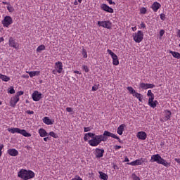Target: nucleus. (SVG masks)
Instances as JSON below:
<instances>
[{
  "label": "nucleus",
  "mask_w": 180,
  "mask_h": 180,
  "mask_svg": "<svg viewBox=\"0 0 180 180\" xmlns=\"http://www.w3.org/2000/svg\"><path fill=\"white\" fill-rule=\"evenodd\" d=\"M101 136H102V134L101 135H96L94 133L89 132V133L84 134V141H88V139H89L88 137H91L92 139L89 140V141H88L89 146H91V147H98V146H99V144H101V143H102V141H99V140H98V139H101Z\"/></svg>",
  "instance_id": "1"
},
{
  "label": "nucleus",
  "mask_w": 180,
  "mask_h": 180,
  "mask_svg": "<svg viewBox=\"0 0 180 180\" xmlns=\"http://www.w3.org/2000/svg\"><path fill=\"white\" fill-rule=\"evenodd\" d=\"M18 176L24 180L32 179V178H34V172H33L32 170L22 169L20 172H18Z\"/></svg>",
  "instance_id": "2"
},
{
  "label": "nucleus",
  "mask_w": 180,
  "mask_h": 180,
  "mask_svg": "<svg viewBox=\"0 0 180 180\" xmlns=\"http://www.w3.org/2000/svg\"><path fill=\"white\" fill-rule=\"evenodd\" d=\"M150 162H157L158 164H161L162 165H164V167H171V162H167V160L161 158V155H160V154L152 155Z\"/></svg>",
  "instance_id": "3"
},
{
  "label": "nucleus",
  "mask_w": 180,
  "mask_h": 180,
  "mask_svg": "<svg viewBox=\"0 0 180 180\" xmlns=\"http://www.w3.org/2000/svg\"><path fill=\"white\" fill-rule=\"evenodd\" d=\"M99 137L100 139H98V141H108V137H112V139H116V140H118L119 143H122L120 138L115 135L113 133L110 132L109 131H105L103 134Z\"/></svg>",
  "instance_id": "4"
},
{
  "label": "nucleus",
  "mask_w": 180,
  "mask_h": 180,
  "mask_svg": "<svg viewBox=\"0 0 180 180\" xmlns=\"http://www.w3.org/2000/svg\"><path fill=\"white\" fill-rule=\"evenodd\" d=\"M99 137L100 139H98V141H108V137H112V139H116V140H118L119 143H122L120 138L115 135L113 133L110 132L109 131H105L103 134Z\"/></svg>",
  "instance_id": "5"
},
{
  "label": "nucleus",
  "mask_w": 180,
  "mask_h": 180,
  "mask_svg": "<svg viewBox=\"0 0 180 180\" xmlns=\"http://www.w3.org/2000/svg\"><path fill=\"white\" fill-rule=\"evenodd\" d=\"M8 131H11L13 134H15V133H19V134H22V136H24V137H31L32 134L25 129H20L19 128H11L8 129Z\"/></svg>",
  "instance_id": "6"
},
{
  "label": "nucleus",
  "mask_w": 180,
  "mask_h": 180,
  "mask_svg": "<svg viewBox=\"0 0 180 180\" xmlns=\"http://www.w3.org/2000/svg\"><path fill=\"white\" fill-rule=\"evenodd\" d=\"M144 37V34L143 33V31H138L137 33H135L133 34L134 40L136 43H141L143 41V39Z\"/></svg>",
  "instance_id": "7"
},
{
  "label": "nucleus",
  "mask_w": 180,
  "mask_h": 180,
  "mask_svg": "<svg viewBox=\"0 0 180 180\" xmlns=\"http://www.w3.org/2000/svg\"><path fill=\"white\" fill-rule=\"evenodd\" d=\"M107 52L108 53V54H110V56H111L113 60H112L113 65H119V58H117V55H115V53H113L110 49H108Z\"/></svg>",
  "instance_id": "8"
},
{
  "label": "nucleus",
  "mask_w": 180,
  "mask_h": 180,
  "mask_svg": "<svg viewBox=\"0 0 180 180\" xmlns=\"http://www.w3.org/2000/svg\"><path fill=\"white\" fill-rule=\"evenodd\" d=\"M98 25L105 29H111L112 27V22L110 21H98Z\"/></svg>",
  "instance_id": "9"
},
{
  "label": "nucleus",
  "mask_w": 180,
  "mask_h": 180,
  "mask_svg": "<svg viewBox=\"0 0 180 180\" xmlns=\"http://www.w3.org/2000/svg\"><path fill=\"white\" fill-rule=\"evenodd\" d=\"M12 18L11 16H6L2 21L3 25L8 27L10 25L13 23Z\"/></svg>",
  "instance_id": "10"
},
{
  "label": "nucleus",
  "mask_w": 180,
  "mask_h": 180,
  "mask_svg": "<svg viewBox=\"0 0 180 180\" xmlns=\"http://www.w3.org/2000/svg\"><path fill=\"white\" fill-rule=\"evenodd\" d=\"M32 99L34 101V102H39L41 99V94L39 93L38 91H35L32 95Z\"/></svg>",
  "instance_id": "11"
},
{
  "label": "nucleus",
  "mask_w": 180,
  "mask_h": 180,
  "mask_svg": "<svg viewBox=\"0 0 180 180\" xmlns=\"http://www.w3.org/2000/svg\"><path fill=\"white\" fill-rule=\"evenodd\" d=\"M140 88L142 89H148L155 88V84H146V83H141L139 85Z\"/></svg>",
  "instance_id": "12"
},
{
  "label": "nucleus",
  "mask_w": 180,
  "mask_h": 180,
  "mask_svg": "<svg viewBox=\"0 0 180 180\" xmlns=\"http://www.w3.org/2000/svg\"><path fill=\"white\" fill-rule=\"evenodd\" d=\"M55 68H56L57 72H58V74H61V72H63V63H61L60 61L56 63Z\"/></svg>",
  "instance_id": "13"
},
{
  "label": "nucleus",
  "mask_w": 180,
  "mask_h": 180,
  "mask_svg": "<svg viewBox=\"0 0 180 180\" xmlns=\"http://www.w3.org/2000/svg\"><path fill=\"white\" fill-rule=\"evenodd\" d=\"M18 102H19V97L18 96H15L14 97H13L10 101L11 103V106L12 108H15L16 106V103H18Z\"/></svg>",
  "instance_id": "14"
},
{
  "label": "nucleus",
  "mask_w": 180,
  "mask_h": 180,
  "mask_svg": "<svg viewBox=\"0 0 180 180\" xmlns=\"http://www.w3.org/2000/svg\"><path fill=\"white\" fill-rule=\"evenodd\" d=\"M103 153H105V150L101 148H96V157L97 158H102L103 157Z\"/></svg>",
  "instance_id": "15"
},
{
  "label": "nucleus",
  "mask_w": 180,
  "mask_h": 180,
  "mask_svg": "<svg viewBox=\"0 0 180 180\" xmlns=\"http://www.w3.org/2000/svg\"><path fill=\"white\" fill-rule=\"evenodd\" d=\"M101 9H103V11H105V12H108L109 13H113V8L109 7L105 4H102Z\"/></svg>",
  "instance_id": "16"
},
{
  "label": "nucleus",
  "mask_w": 180,
  "mask_h": 180,
  "mask_svg": "<svg viewBox=\"0 0 180 180\" xmlns=\"http://www.w3.org/2000/svg\"><path fill=\"white\" fill-rule=\"evenodd\" d=\"M137 137L140 140H146L147 139V134L144 131H139L137 134Z\"/></svg>",
  "instance_id": "17"
},
{
  "label": "nucleus",
  "mask_w": 180,
  "mask_h": 180,
  "mask_svg": "<svg viewBox=\"0 0 180 180\" xmlns=\"http://www.w3.org/2000/svg\"><path fill=\"white\" fill-rule=\"evenodd\" d=\"M8 44L10 47H13V49H18V46H16V41L12 37H10L9 39Z\"/></svg>",
  "instance_id": "18"
},
{
  "label": "nucleus",
  "mask_w": 180,
  "mask_h": 180,
  "mask_svg": "<svg viewBox=\"0 0 180 180\" xmlns=\"http://www.w3.org/2000/svg\"><path fill=\"white\" fill-rule=\"evenodd\" d=\"M161 8V4L158 2H154L152 5V9L154 12H157Z\"/></svg>",
  "instance_id": "19"
},
{
  "label": "nucleus",
  "mask_w": 180,
  "mask_h": 180,
  "mask_svg": "<svg viewBox=\"0 0 180 180\" xmlns=\"http://www.w3.org/2000/svg\"><path fill=\"white\" fill-rule=\"evenodd\" d=\"M8 154L11 155V157H16L19 154V152L16 150V149H9L8 150Z\"/></svg>",
  "instance_id": "20"
},
{
  "label": "nucleus",
  "mask_w": 180,
  "mask_h": 180,
  "mask_svg": "<svg viewBox=\"0 0 180 180\" xmlns=\"http://www.w3.org/2000/svg\"><path fill=\"white\" fill-rule=\"evenodd\" d=\"M39 133L41 137H46L47 136H49V133H47V131H46V129L41 128L39 130Z\"/></svg>",
  "instance_id": "21"
},
{
  "label": "nucleus",
  "mask_w": 180,
  "mask_h": 180,
  "mask_svg": "<svg viewBox=\"0 0 180 180\" xmlns=\"http://www.w3.org/2000/svg\"><path fill=\"white\" fill-rule=\"evenodd\" d=\"M124 126H125L124 124H122L118 127L117 133L120 134V136H122L123 134V131L124 130Z\"/></svg>",
  "instance_id": "22"
},
{
  "label": "nucleus",
  "mask_w": 180,
  "mask_h": 180,
  "mask_svg": "<svg viewBox=\"0 0 180 180\" xmlns=\"http://www.w3.org/2000/svg\"><path fill=\"white\" fill-rule=\"evenodd\" d=\"M133 96L139 99V102H143V95H141V94L135 91V93L133 94Z\"/></svg>",
  "instance_id": "23"
},
{
  "label": "nucleus",
  "mask_w": 180,
  "mask_h": 180,
  "mask_svg": "<svg viewBox=\"0 0 180 180\" xmlns=\"http://www.w3.org/2000/svg\"><path fill=\"white\" fill-rule=\"evenodd\" d=\"M147 95L148 96H150V98H149L148 101H149V103H151V102H153L154 101V94H153L151 90H148Z\"/></svg>",
  "instance_id": "24"
},
{
  "label": "nucleus",
  "mask_w": 180,
  "mask_h": 180,
  "mask_svg": "<svg viewBox=\"0 0 180 180\" xmlns=\"http://www.w3.org/2000/svg\"><path fill=\"white\" fill-rule=\"evenodd\" d=\"M141 164H143V161L140 160H136L135 161L128 163L129 165H141Z\"/></svg>",
  "instance_id": "25"
},
{
  "label": "nucleus",
  "mask_w": 180,
  "mask_h": 180,
  "mask_svg": "<svg viewBox=\"0 0 180 180\" xmlns=\"http://www.w3.org/2000/svg\"><path fill=\"white\" fill-rule=\"evenodd\" d=\"M169 53L174 57V58L179 59L180 58V53L179 52L169 51Z\"/></svg>",
  "instance_id": "26"
},
{
  "label": "nucleus",
  "mask_w": 180,
  "mask_h": 180,
  "mask_svg": "<svg viewBox=\"0 0 180 180\" xmlns=\"http://www.w3.org/2000/svg\"><path fill=\"white\" fill-rule=\"evenodd\" d=\"M43 122L44 123H45V124H53V122H51V120L48 117H44L43 119Z\"/></svg>",
  "instance_id": "27"
},
{
  "label": "nucleus",
  "mask_w": 180,
  "mask_h": 180,
  "mask_svg": "<svg viewBox=\"0 0 180 180\" xmlns=\"http://www.w3.org/2000/svg\"><path fill=\"white\" fill-rule=\"evenodd\" d=\"M0 79H2V81H5V82H8V81H11V77L6 75H4L2 74L0 75Z\"/></svg>",
  "instance_id": "28"
},
{
  "label": "nucleus",
  "mask_w": 180,
  "mask_h": 180,
  "mask_svg": "<svg viewBox=\"0 0 180 180\" xmlns=\"http://www.w3.org/2000/svg\"><path fill=\"white\" fill-rule=\"evenodd\" d=\"M99 174H100V178L101 179H103V180H108V174H106L105 173H103L102 172H99Z\"/></svg>",
  "instance_id": "29"
},
{
  "label": "nucleus",
  "mask_w": 180,
  "mask_h": 180,
  "mask_svg": "<svg viewBox=\"0 0 180 180\" xmlns=\"http://www.w3.org/2000/svg\"><path fill=\"white\" fill-rule=\"evenodd\" d=\"M40 74V72L39 71H34V72H30L29 75L31 78H33V77H36V75H39Z\"/></svg>",
  "instance_id": "30"
},
{
  "label": "nucleus",
  "mask_w": 180,
  "mask_h": 180,
  "mask_svg": "<svg viewBox=\"0 0 180 180\" xmlns=\"http://www.w3.org/2000/svg\"><path fill=\"white\" fill-rule=\"evenodd\" d=\"M157 103H158V101H153V102H150V101H148V105L150 108H156L157 107Z\"/></svg>",
  "instance_id": "31"
},
{
  "label": "nucleus",
  "mask_w": 180,
  "mask_h": 180,
  "mask_svg": "<svg viewBox=\"0 0 180 180\" xmlns=\"http://www.w3.org/2000/svg\"><path fill=\"white\" fill-rule=\"evenodd\" d=\"M43 50H46V46L44 45H40L37 49V53H40V51H43Z\"/></svg>",
  "instance_id": "32"
},
{
  "label": "nucleus",
  "mask_w": 180,
  "mask_h": 180,
  "mask_svg": "<svg viewBox=\"0 0 180 180\" xmlns=\"http://www.w3.org/2000/svg\"><path fill=\"white\" fill-rule=\"evenodd\" d=\"M127 89L129 91L131 95H134V94H136V90H134V89H133V87L131 86H128Z\"/></svg>",
  "instance_id": "33"
},
{
  "label": "nucleus",
  "mask_w": 180,
  "mask_h": 180,
  "mask_svg": "<svg viewBox=\"0 0 180 180\" xmlns=\"http://www.w3.org/2000/svg\"><path fill=\"white\" fill-rule=\"evenodd\" d=\"M49 136H51V137H53V139H58V135H57V134L54 133L53 131H51L49 133Z\"/></svg>",
  "instance_id": "34"
},
{
  "label": "nucleus",
  "mask_w": 180,
  "mask_h": 180,
  "mask_svg": "<svg viewBox=\"0 0 180 180\" xmlns=\"http://www.w3.org/2000/svg\"><path fill=\"white\" fill-rule=\"evenodd\" d=\"M140 13H142L143 15H146L147 13V8H141L140 10Z\"/></svg>",
  "instance_id": "35"
},
{
  "label": "nucleus",
  "mask_w": 180,
  "mask_h": 180,
  "mask_svg": "<svg viewBox=\"0 0 180 180\" xmlns=\"http://www.w3.org/2000/svg\"><path fill=\"white\" fill-rule=\"evenodd\" d=\"M166 112H167V115H166V118H167V120H168V119H171V115H172V113L169 110H166Z\"/></svg>",
  "instance_id": "36"
},
{
  "label": "nucleus",
  "mask_w": 180,
  "mask_h": 180,
  "mask_svg": "<svg viewBox=\"0 0 180 180\" xmlns=\"http://www.w3.org/2000/svg\"><path fill=\"white\" fill-rule=\"evenodd\" d=\"M82 56L84 58H86L88 57V54L86 53V50L84 49H82Z\"/></svg>",
  "instance_id": "37"
},
{
  "label": "nucleus",
  "mask_w": 180,
  "mask_h": 180,
  "mask_svg": "<svg viewBox=\"0 0 180 180\" xmlns=\"http://www.w3.org/2000/svg\"><path fill=\"white\" fill-rule=\"evenodd\" d=\"M132 178L134 180H140V178L136 175V174H132Z\"/></svg>",
  "instance_id": "38"
},
{
  "label": "nucleus",
  "mask_w": 180,
  "mask_h": 180,
  "mask_svg": "<svg viewBox=\"0 0 180 180\" xmlns=\"http://www.w3.org/2000/svg\"><path fill=\"white\" fill-rule=\"evenodd\" d=\"M83 69L85 71V72H89V69L88 68V66L83 65Z\"/></svg>",
  "instance_id": "39"
},
{
  "label": "nucleus",
  "mask_w": 180,
  "mask_h": 180,
  "mask_svg": "<svg viewBox=\"0 0 180 180\" xmlns=\"http://www.w3.org/2000/svg\"><path fill=\"white\" fill-rule=\"evenodd\" d=\"M8 92L9 94H11V95L15 94V89H13V86L11 87Z\"/></svg>",
  "instance_id": "40"
},
{
  "label": "nucleus",
  "mask_w": 180,
  "mask_h": 180,
  "mask_svg": "<svg viewBox=\"0 0 180 180\" xmlns=\"http://www.w3.org/2000/svg\"><path fill=\"white\" fill-rule=\"evenodd\" d=\"M7 9L8 11H9L10 12H13L14 9H13V7L12 6H7Z\"/></svg>",
  "instance_id": "41"
},
{
  "label": "nucleus",
  "mask_w": 180,
  "mask_h": 180,
  "mask_svg": "<svg viewBox=\"0 0 180 180\" xmlns=\"http://www.w3.org/2000/svg\"><path fill=\"white\" fill-rule=\"evenodd\" d=\"M23 94H24L23 91H18V92L15 94V96H18V98H19V96L23 95Z\"/></svg>",
  "instance_id": "42"
},
{
  "label": "nucleus",
  "mask_w": 180,
  "mask_h": 180,
  "mask_svg": "<svg viewBox=\"0 0 180 180\" xmlns=\"http://www.w3.org/2000/svg\"><path fill=\"white\" fill-rule=\"evenodd\" d=\"M84 133L91 131V127H84Z\"/></svg>",
  "instance_id": "43"
},
{
  "label": "nucleus",
  "mask_w": 180,
  "mask_h": 180,
  "mask_svg": "<svg viewBox=\"0 0 180 180\" xmlns=\"http://www.w3.org/2000/svg\"><path fill=\"white\" fill-rule=\"evenodd\" d=\"M160 19L162 20H165V14L164 13L160 14Z\"/></svg>",
  "instance_id": "44"
},
{
  "label": "nucleus",
  "mask_w": 180,
  "mask_h": 180,
  "mask_svg": "<svg viewBox=\"0 0 180 180\" xmlns=\"http://www.w3.org/2000/svg\"><path fill=\"white\" fill-rule=\"evenodd\" d=\"M164 33H165V31L164 30H161L160 31V36L162 37V36H164Z\"/></svg>",
  "instance_id": "45"
},
{
  "label": "nucleus",
  "mask_w": 180,
  "mask_h": 180,
  "mask_svg": "<svg viewBox=\"0 0 180 180\" xmlns=\"http://www.w3.org/2000/svg\"><path fill=\"white\" fill-rule=\"evenodd\" d=\"M2 148H4V144L0 146V157L2 156Z\"/></svg>",
  "instance_id": "46"
},
{
  "label": "nucleus",
  "mask_w": 180,
  "mask_h": 180,
  "mask_svg": "<svg viewBox=\"0 0 180 180\" xmlns=\"http://www.w3.org/2000/svg\"><path fill=\"white\" fill-rule=\"evenodd\" d=\"M108 1L110 5H116V3H115L114 1H112V0H107Z\"/></svg>",
  "instance_id": "47"
},
{
  "label": "nucleus",
  "mask_w": 180,
  "mask_h": 180,
  "mask_svg": "<svg viewBox=\"0 0 180 180\" xmlns=\"http://www.w3.org/2000/svg\"><path fill=\"white\" fill-rule=\"evenodd\" d=\"M98 86H93L92 91H98Z\"/></svg>",
  "instance_id": "48"
},
{
  "label": "nucleus",
  "mask_w": 180,
  "mask_h": 180,
  "mask_svg": "<svg viewBox=\"0 0 180 180\" xmlns=\"http://www.w3.org/2000/svg\"><path fill=\"white\" fill-rule=\"evenodd\" d=\"M66 110H67V112H72V108H70V107H68V108H66Z\"/></svg>",
  "instance_id": "49"
},
{
  "label": "nucleus",
  "mask_w": 180,
  "mask_h": 180,
  "mask_svg": "<svg viewBox=\"0 0 180 180\" xmlns=\"http://www.w3.org/2000/svg\"><path fill=\"white\" fill-rule=\"evenodd\" d=\"M27 113L28 115H33V114L34 113V111H31V110H27Z\"/></svg>",
  "instance_id": "50"
},
{
  "label": "nucleus",
  "mask_w": 180,
  "mask_h": 180,
  "mask_svg": "<svg viewBox=\"0 0 180 180\" xmlns=\"http://www.w3.org/2000/svg\"><path fill=\"white\" fill-rule=\"evenodd\" d=\"M120 148H122V146H120L116 145V146H115V150H119V149H120Z\"/></svg>",
  "instance_id": "51"
},
{
  "label": "nucleus",
  "mask_w": 180,
  "mask_h": 180,
  "mask_svg": "<svg viewBox=\"0 0 180 180\" xmlns=\"http://www.w3.org/2000/svg\"><path fill=\"white\" fill-rule=\"evenodd\" d=\"M174 160H175L176 162H177L178 164H180V159H179V158H175Z\"/></svg>",
  "instance_id": "52"
},
{
  "label": "nucleus",
  "mask_w": 180,
  "mask_h": 180,
  "mask_svg": "<svg viewBox=\"0 0 180 180\" xmlns=\"http://www.w3.org/2000/svg\"><path fill=\"white\" fill-rule=\"evenodd\" d=\"M124 161V162H129V158L125 157Z\"/></svg>",
  "instance_id": "53"
},
{
  "label": "nucleus",
  "mask_w": 180,
  "mask_h": 180,
  "mask_svg": "<svg viewBox=\"0 0 180 180\" xmlns=\"http://www.w3.org/2000/svg\"><path fill=\"white\" fill-rule=\"evenodd\" d=\"M141 27H143V29H145V27H146V24L143 23V22H142V23L141 24Z\"/></svg>",
  "instance_id": "54"
},
{
  "label": "nucleus",
  "mask_w": 180,
  "mask_h": 180,
  "mask_svg": "<svg viewBox=\"0 0 180 180\" xmlns=\"http://www.w3.org/2000/svg\"><path fill=\"white\" fill-rule=\"evenodd\" d=\"M52 73L54 74V75L57 74V70H53L52 71Z\"/></svg>",
  "instance_id": "55"
},
{
  "label": "nucleus",
  "mask_w": 180,
  "mask_h": 180,
  "mask_svg": "<svg viewBox=\"0 0 180 180\" xmlns=\"http://www.w3.org/2000/svg\"><path fill=\"white\" fill-rule=\"evenodd\" d=\"M2 4L4 5H9V3L6 2V1H3Z\"/></svg>",
  "instance_id": "56"
},
{
  "label": "nucleus",
  "mask_w": 180,
  "mask_h": 180,
  "mask_svg": "<svg viewBox=\"0 0 180 180\" xmlns=\"http://www.w3.org/2000/svg\"><path fill=\"white\" fill-rule=\"evenodd\" d=\"M4 37H0V43H2V41H4Z\"/></svg>",
  "instance_id": "57"
},
{
  "label": "nucleus",
  "mask_w": 180,
  "mask_h": 180,
  "mask_svg": "<svg viewBox=\"0 0 180 180\" xmlns=\"http://www.w3.org/2000/svg\"><path fill=\"white\" fill-rule=\"evenodd\" d=\"M74 5H78V1L77 0L75 1Z\"/></svg>",
  "instance_id": "58"
},
{
  "label": "nucleus",
  "mask_w": 180,
  "mask_h": 180,
  "mask_svg": "<svg viewBox=\"0 0 180 180\" xmlns=\"http://www.w3.org/2000/svg\"><path fill=\"white\" fill-rule=\"evenodd\" d=\"M132 30H133V32H134L135 30H137V28L136 27H132Z\"/></svg>",
  "instance_id": "59"
},
{
  "label": "nucleus",
  "mask_w": 180,
  "mask_h": 180,
  "mask_svg": "<svg viewBox=\"0 0 180 180\" xmlns=\"http://www.w3.org/2000/svg\"><path fill=\"white\" fill-rule=\"evenodd\" d=\"M75 74H79V71L75 70Z\"/></svg>",
  "instance_id": "60"
},
{
  "label": "nucleus",
  "mask_w": 180,
  "mask_h": 180,
  "mask_svg": "<svg viewBox=\"0 0 180 180\" xmlns=\"http://www.w3.org/2000/svg\"><path fill=\"white\" fill-rule=\"evenodd\" d=\"M49 139V137H45V138H44V140L45 141H47V139Z\"/></svg>",
  "instance_id": "61"
},
{
  "label": "nucleus",
  "mask_w": 180,
  "mask_h": 180,
  "mask_svg": "<svg viewBox=\"0 0 180 180\" xmlns=\"http://www.w3.org/2000/svg\"><path fill=\"white\" fill-rule=\"evenodd\" d=\"M178 36H179V37H180V30H179V31H178Z\"/></svg>",
  "instance_id": "62"
},
{
  "label": "nucleus",
  "mask_w": 180,
  "mask_h": 180,
  "mask_svg": "<svg viewBox=\"0 0 180 180\" xmlns=\"http://www.w3.org/2000/svg\"><path fill=\"white\" fill-rule=\"evenodd\" d=\"M78 2L81 4L82 2V0H78Z\"/></svg>",
  "instance_id": "63"
},
{
  "label": "nucleus",
  "mask_w": 180,
  "mask_h": 180,
  "mask_svg": "<svg viewBox=\"0 0 180 180\" xmlns=\"http://www.w3.org/2000/svg\"><path fill=\"white\" fill-rule=\"evenodd\" d=\"M0 105H2V102L1 101H0Z\"/></svg>",
  "instance_id": "64"
}]
</instances>
